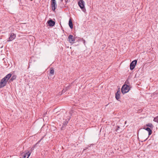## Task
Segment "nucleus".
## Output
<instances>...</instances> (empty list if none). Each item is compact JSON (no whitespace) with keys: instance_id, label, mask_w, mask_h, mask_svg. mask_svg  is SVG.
Instances as JSON below:
<instances>
[{"instance_id":"1","label":"nucleus","mask_w":158,"mask_h":158,"mask_svg":"<svg viewBox=\"0 0 158 158\" xmlns=\"http://www.w3.org/2000/svg\"><path fill=\"white\" fill-rule=\"evenodd\" d=\"M130 90V88L129 86L125 84L121 88V91L122 93L123 94L128 92Z\"/></svg>"},{"instance_id":"2","label":"nucleus","mask_w":158,"mask_h":158,"mask_svg":"<svg viewBox=\"0 0 158 158\" xmlns=\"http://www.w3.org/2000/svg\"><path fill=\"white\" fill-rule=\"evenodd\" d=\"M85 2L83 0H80L78 2V4L80 8L84 12L85 11V9L84 6Z\"/></svg>"},{"instance_id":"3","label":"nucleus","mask_w":158,"mask_h":158,"mask_svg":"<svg viewBox=\"0 0 158 158\" xmlns=\"http://www.w3.org/2000/svg\"><path fill=\"white\" fill-rule=\"evenodd\" d=\"M51 5L52 10L54 11L57 6L56 0H51Z\"/></svg>"},{"instance_id":"4","label":"nucleus","mask_w":158,"mask_h":158,"mask_svg":"<svg viewBox=\"0 0 158 158\" xmlns=\"http://www.w3.org/2000/svg\"><path fill=\"white\" fill-rule=\"evenodd\" d=\"M70 118V117H69L66 120H65V121H64L63 123L62 127H61V130H64V127L66 125H67Z\"/></svg>"},{"instance_id":"5","label":"nucleus","mask_w":158,"mask_h":158,"mask_svg":"<svg viewBox=\"0 0 158 158\" xmlns=\"http://www.w3.org/2000/svg\"><path fill=\"white\" fill-rule=\"evenodd\" d=\"M137 60H135L133 61L130 64V69L131 70H133L137 63Z\"/></svg>"},{"instance_id":"6","label":"nucleus","mask_w":158,"mask_h":158,"mask_svg":"<svg viewBox=\"0 0 158 158\" xmlns=\"http://www.w3.org/2000/svg\"><path fill=\"white\" fill-rule=\"evenodd\" d=\"M31 153V152L28 151L26 153H22L21 154V157L22 158H28Z\"/></svg>"},{"instance_id":"7","label":"nucleus","mask_w":158,"mask_h":158,"mask_svg":"<svg viewBox=\"0 0 158 158\" xmlns=\"http://www.w3.org/2000/svg\"><path fill=\"white\" fill-rule=\"evenodd\" d=\"M16 35V34L13 33H11L10 35V37L9 38L8 40H7V41H10L14 39H15Z\"/></svg>"},{"instance_id":"8","label":"nucleus","mask_w":158,"mask_h":158,"mask_svg":"<svg viewBox=\"0 0 158 158\" xmlns=\"http://www.w3.org/2000/svg\"><path fill=\"white\" fill-rule=\"evenodd\" d=\"M7 81H5V79H2L0 82V88H2L5 86L6 84Z\"/></svg>"},{"instance_id":"9","label":"nucleus","mask_w":158,"mask_h":158,"mask_svg":"<svg viewBox=\"0 0 158 158\" xmlns=\"http://www.w3.org/2000/svg\"><path fill=\"white\" fill-rule=\"evenodd\" d=\"M69 41L71 43H74L75 41V38L72 35H70L68 37Z\"/></svg>"},{"instance_id":"10","label":"nucleus","mask_w":158,"mask_h":158,"mask_svg":"<svg viewBox=\"0 0 158 158\" xmlns=\"http://www.w3.org/2000/svg\"><path fill=\"white\" fill-rule=\"evenodd\" d=\"M47 23L48 24L49 26L52 27L55 24V22L53 21L52 19H50L48 20L47 22Z\"/></svg>"},{"instance_id":"11","label":"nucleus","mask_w":158,"mask_h":158,"mask_svg":"<svg viewBox=\"0 0 158 158\" xmlns=\"http://www.w3.org/2000/svg\"><path fill=\"white\" fill-rule=\"evenodd\" d=\"M120 92L119 90H118L115 94V97L116 99L118 100V99L120 98Z\"/></svg>"},{"instance_id":"12","label":"nucleus","mask_w":158,"mask_h":158,"mask_svg":"<svg viewBox=\"0 0 158 158\" xmlns=\"http://www.w3.org/2000/svg\"><path fill=\"white\" fill-rule=\"evenodd\" d=\"M12 76V74L9 73L3 79H4L5 81H7L10 79V78Z\"/></svg>"},{"instance_id":"13","label":"nucleus","mask_w":158,"mask_h":158,"mask_svg":"<svg viewBox=\"0 0 158 158\" xmlns=\"http://www.w3.org/2000/svg\"><path fill=\"white\" fill-rule=\"evenodd\" d=\"M144 129H145L148 132V135H150L152 133V131L151 130V129L148 127L147 128H145V127L143 128Z\"/></svg>"},{"instance_id":"14","label":"nucleus","mask_w":158,"mask_h":158,"mask_svg":"<svg viewBox=\"0 0 158 158\" xmlns=\"http://www.w3.org/2000/svg\"><path fill=\"white\" fill-rule=\"evenodd\" d=\"M69 25L71 29H72L73 28V24L71 19H70L69 20Z\"/></svg>"},{"instance_id":"15","label":"nucleus","mask_w":158,"mask_h":158,"mask_svg":"<svg viewBox=\"0 0 158 158\" xmlns=\"http://www.w3.org/2000/svg\"><path fill=\"white\" fill-rule=\"evenodd\" d=\"M54 70L52 68L50 69V74L51 76L53 75L54 74Z\"/></svg>"},{"instance_id":"16","label":"nucleus","mask_w":158,"mask_h":158,"mask_svg":"<svg viewBox=\"0 0 158 158\" xmlns=\"http://www.w3.org/2000/svg\"><path fill=\"white\" fill-rule=\"evenodd\" d=\"M16 78V76L15 75H13L11 78L10 80V82L12 81L13 80H15Z\"/></svg>"},{"instance_id":"17","label":"nucleus","mask_w":158,"mask_h":158,"mask_svg":"<svg viewBox=\"0 0 158 158\" xmlns=\"http://www.w3.org/2000/svg\"><path fill=\"white\" fill-rule=\"evenodd\" d=\"M78 40L79 41H82L85 45V40L82 38H79L78 39Z\"/></svg>"},{"instance_id":"18","label":"nucleus","mask_w":158,"mask_h":158,"mask_svg":"<svg viewBox=\"0 0 158 158\" xmlns=\"http://www.w3.org/2000/svg\"><path fill=\"white\" fill-rule=\"evenodd\" d=\"M146 126L148 127H153V125L151 123H149L148 124H147Z\"/></svg>"},{"instance_id":"19","label":"nucleus","mask_w":158,"mask_h":158,"mask_svg":"<svg viewBox=\"0 0 158 158\" xmlns=\"http://www.w3.org/2000/svg\"><path fill=\"white\" fill-rule=\"evenodd\" d=\"M153 120L155 122H158V116L155 117Z\"/></svg>"},{"instance_id":"20","label":"nucleus","mask_w":158,"mask_h":158,"mask_svg":"<svg viewBox=\"0 0 158 158\" xmlns=\"http://www.w3.org/2000/svg\"><path fill=\"white\" fill-rule=\"evenodd\" d=\"M120 127H119V126H116V129H115V131H117L118 130V129Z\"/></svg>"},{"instance_id":"21","label":"nucleus","mask_w":158,"mask_h":158,"mask_svg":"<svg viewBox=\"0 0 158 158\" xmlns=\"http://www.w3.org/2000/svg\"><path fill=\"white\" fill-rule=\"evenodd\" d=\"M66 91V89H63L62 91V93H64Z\"/></svg>"},{"instance_id":"22","label":"nucleus","mask_w":158,"mask_h":158,"mask_svg":"<svg viewBox=\"0 0 158 158\" xmlns=\"http://www.w3.org/2000/svg\"><path fill=\"white\" fill-rule=\"evenodd\" d=\"M69 88V86H68V87H67L65 88V89H66V91H67Z\"/></svg>"},{"instance_id":"23","label":"nucleus","mask_w":158,"mask_h":158,"mask_svg":"<svg viewBox=\"0 0 158 158\" xmlns=\"http://www.w3.org/2000/svg\"><path fill=\"white\" fill-rule=\"evenodd\" d=\"M69 88V86H68V87H67L65 88V89H66V91H67Z\"/></svg>"},{"instance_id":"24","label":"nucleus","mask_w":158,"mask_h":158,"mask_svg":"<svg viewBox=\"0 0 158 158\" xmlns=\"http://www.w3.org/2000/svg\"><path fill=\"white\" fill-rule=\"evenodd\" d=\"M65 2L66 3L68 2H69V0H65Z\"/></svg>"},{"instance_id":"25","label":"nucleus","mask_w":158,"mask_h":158,"mask_svg":"<svg viewBox=\"0 0 158 158\" xmlns=\"http://www.w3.org/2000/svg\"><path fill=\"white\" fill-rule=\"evenodd\" d=\"M42 139V138L41 139H40V140H39L38 141V143H39V142H40L41 141V140Z\"/></svg>"},{"instance_id":"26","label":"nucleus","mask_w":158,"mask_h":158,"mask_svg":"<svg viewBox=\"0 0 158 158\" xmlns=\"http://www.w3.org/2000/svg\"><path fill=\"white\" fill-rule=\"evenodd\" d=\"M61 2H62L63 0H60Z\"/></svg>"},{"instance_id":"27","label":"nucleus","mask_w":158,"mask_h":158,"mask_svg":"<svg viewBox=\"0 0 158 158\" xmlns=\"http://www.w3.org/2000/svg\"><path fill=\"white\" fill-rule=\"evenodd\" d=\"M91 145H92V144H91V145H90V146H89V147H90V146H91Z\"/></svg>"},{"instance_id":"28","label":"nucleus","mask_w":158,"mask_h":158,"mask_svg":"<svg viewBox=\"0 0 158 158\" xmlns=\"http://www.w3.org/2000/svg\"><path fill=\"white\" fill-rule=\"evenodd\" d=\"M147 139V138L146 139H145V140L144 141H145Z\"/></svg>"}]
</instances>
